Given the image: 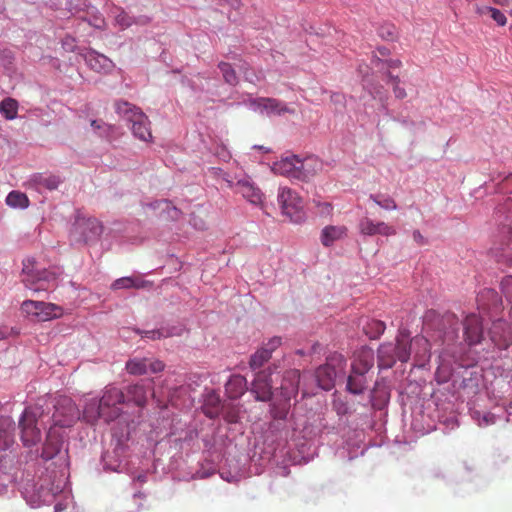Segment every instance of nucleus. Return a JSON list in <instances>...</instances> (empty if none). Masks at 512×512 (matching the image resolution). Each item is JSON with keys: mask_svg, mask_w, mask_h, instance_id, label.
Listing matches in <instances>:
<instances>
[{"mask_svg": "<svg viewBox=\"0 0 512 512\" xmlns=\"http://www.w3.org/2000/svg\"><path fill=\"white\" fill-rule=\"evenodd\" d=\"M489 13L491 18L500 26H504L507 22L506 16L497 8H490Z\"/></svg>", "mask_w": 512, "mask_h": 512, "instance_id": "nucleus-40", "label": "nucleus"}, {"mask_svg": "<svg viewBox=\"0 0 512 512\" xmlns=\"http://www.w3.org/2000/svg\"><path fill=\"white\" fill-rule=\"evenodd\" d=\"M96 407V403L88 405L84 410L85 417H89L90 411Z\"/></svg>", "mask_w": 512, "mask_h": 512, "instance_id": "nucleus-49", "label": "nucleus"}, {"mask_svg": "<svg viewBox=\"0 0 512 512\" xmlns=\"http://www.w3.org/2000/svg\"><path fill=\"white\" fill-rule=\"evenodd\" d=\"M393 92L397 99H404L407 96L406 90L397 83L393 86Z\"/></svg>", "mask_w": 512, "mask_h": 512, "instance_id": "nucleus-42", "label": "nucleus"}, {"mask_svg": "<svg viewBox=\"0 0 512 512\" xmlns=\"http://www.w3.org/2000/svg\"><path fill=\"white\" fill-rule=\"evenodd\" d=\"M127 399L133 401L137 406H144L147 401V390L143 385H132L127 390Z\"/></svg>", "mask_w": 512, "mask_h": 512, "instance_id": "nucleus-27", "label": "nucleus"}, {"mask_svg": "<svg viewBox=\"0 0 512 512\" xmlns=\"http://www.w3.org/2000/svg\"><path fill=\"white\" fill-rule=\"evenodd\" d=\"M373 363V351L371 349H362L352 363V368L368 373L373 367Z\"/></svg>", "mask_w": 512, "mask_h": 512, "instance_id": "nucleus-25", "label": "nucleus"}, {"mask_svg": "<svg viewBox=\"0 0 512 512\" xmlns=\"http://www.w3.org/2000/svg\"><path fill=\"white\" fill-rule=\"evenodd\" d=\"M244 76H245V79H246L247 81H249V82H251V83H254V82H255V81H254V79H253V77H252V75H250V74L248 73V71H244Z\"/></svg>", "mask_w": 512, "mask_h": 512, "instance_id": "nucleus-52", "label": "nucleus"}, {"mask_svg": "<svg viewBox=\"0 0 512 512\" xmlns=\"http://www.w3.org/2000/svg\"><path fill=\"white\" fill-rule=\"evenodd\" d=\"M69 41L74 42V39H73V38H71V37H67V38H66V40H65V42H64V45H70V42H69Z\"/></svg>", "mask_w": 512, "mask_h": 512, "instance_id": "nucleus-54", "label": "nucleus"}, {"mask_svg": "<svg viewBox=\"0 0 512 512\" xmlns=\"http://www.w3.org/2000/svg\"><path fill=\"white\" fill-rule=\"evenodd\" d=\"M386 35H388V36H391V37H392V36H393V32L388 31V32H386Z\"/></svg>", "mask_w": 512, "mask_h": 512, "instance_id": "nucleus-57", "label": "nucleus"}, {"mask_svg": "<svg viewBox=\"0 0 512 512\" xmlns=\"http://www.w3.org/2000/svg\"><path fill=\"white\" fill-rule=\"evenodd\" d=\"M44 417L43 405L40 403L24 410L19 421V427L21 429V439L25 446H33L41 440V430L38 424H45Z\"/></svg>", "mask_w": 512, "mask_h": 512, "instance_id": "nucleus-1", "label": "nucleus"}, {"mask_svg": "<svg viewBox=\"0 0 512 512\" xmlns=\"http://www.w3.org/2000/svg\"><path fill=\"white\" fill-rule=\"evenodd\" d=\"M91 126L94 129H102V128L108 127L105 123H103L101 121H97V120H92L91 121Z\"/></svg>", "mask_w": 512, "mask_h": 512, "instance_id": "nucleus-47", "label": "nucleus"}, {"mask_svg": "<svg viewBox=\"0 0 512 512\" xmlns=\"http://www.w3.org/2000/svg\"><path fill=\"white\" fill-rule=\"evenodd\" d=\"M505 206H507V208H508V210H509V212L511 214V217H512V199L511 198H509L507 200V202L505 203Z\"/></svg>", "mask_w": 512, "mask_h": 512, "instance_id": "nucleus-53", "label": "nucleus"}, {"mask_svg": "<svg viewBox=\"0 0 512 512\" xmlns=\"http://www.w3.org/2000/svg\"><path fill=\"white\" fill-rule=\"evenodd\" d=\"M34 182L39 186L45 187L49 190H55L58 188L59 184L62 182L61 178L57 175H36L34 177Z\"/></svg>", "mask_w": 512, "mask_h": 512, "instance_id": "nucleus-33", "label": "nucleus"}, {"mask_svg": "<svg viewBox=\"0 0 512 512\" xmlns=\"http://www.w3.org/2000/svg\"><path fill=\"white\" fill-rule=\"evenodd\" d=\"M278 202L283 213L290 217L291 221L299 222L302 219V199L295 191L288 187L280 188L278 193Z\"/></svg>", "mask_w": 512, "mask_h": 512, "instance_id": "nucleus-8", "label": "nucleus"}, {"mask_svg": "<svg viewBox=\"0 0 512 512\" xmlns=\"http://www.w3.org/2000/svg\"><path fill=\"white\" fill-rule=\"evenodd\" d=\"M413 239L419 245H424L426 243L425 238L423 237L419 230H415L413 232Z\"/></svg>", "mask_w": 512, "mask_h": 512, "instance_id": "nucleus-45", "label": "nucleus"}, {"mask_svg": "<svg viewBox=\"0 0 512 512\" xmlns=\"http://www.w3.org/2000/svg\"><path fill=\"white\" fill-rule=\"evenodd\" d=\"M55 511L56 512L60 511V508H58V505L55 506Z\"/></svg>", "mask_w": 512, "mask_h": 512, "instance_id": "nucleus-58", "label": "nucleus"}, {"mask_svg": "<svg viewBox=\"0 0 512 512\" xmlns=\"http://www.w3.org/2000/svg\"><path fill=\"white\" fill-rule=\"evenodd\" d=\"M411 354L409 335L400 332L396 344L383 343L378 348V366L383 369L391 368L397 360L407 362Z\"/></svg>", "mask_w": 512, "mask_h": 512, "instance_id": "nucleus-2", "label": "nucleus"}, {"mask_svg": "<svg viewBox=\"0 0 512 512\" xmlns=\"http://www.w3.org/2000/svg\"><path fill=\"white\" fill-rule=\"evenodd\" d=\"M373 64L376 66V67H380L381 68H384L385 66L390 69V68H399L401 66V61L398 60V59H390V60H387V61H383L381 60L380 58L378 57H375V59H373Z\"/></svg>", "mask_w": 512, "mask_h": 512, "instance_id": "nucleus-38", "label": "nucleus"}, {"mask_svg": "<svg viewBox=\"0 0 512 512\" xmlns=\"http://www.w3.org/2000/svg\"><path fill=\"white\" fill-rule=\"evenodd\" d=\"M125 396L121 390L109 387L105 390L96 407L94 418H103L106 422L116 419L120 415V407Z\"/></svg>", "mask_w": 512, "mask_h": 512, "instance_id": "nucleus-6", "label": "nucleus"}, {"mask_svg": "<svg viewBox=\"0 0 512 512\" xmlns=\"http://www.w3.org/2000/svg\"><path fill=\"white\" fill-rule=\"evenodd\" d=\"M370 199L375 202L378 206H380L381 208L385 209V210H396L397 209V204L395 202V200L389 196H382V195H374V194H371L370 195Z\"/></svg>", "mask_w": 512, "mask_h": 512, "instance_id": "nucleus-35", "label": "nucleus"}, {"mask_svg": "<svg viewBox=\"0 0 512 512\" xmlns=\"http://www.w3.org/2000/svg\"><path fill=\"white\" fill-rule=\"evenodd\" d=\"M378 52L381 56H387L389 54V50L386 47H380Z\"/></svg>", "mask_w": 512, "mask_h": 512, "instance_id": "nucleus-51", "label": "nucleus"}, {"mask_svg": "<svg viewBox=\"0 0 512 512\" xmlns=\"http://www.w3.org/2000/svg\"><path fill=\"white\" fill-rule=\"evenodd\" d=\"M359 230L363 235L374 236H391L396 234V230L387 223L380 221L374 222L369 218H364L359 223Z\"/></svg>", "mask_w": 512, "mask_h": 512, "instance_id": "nucleus-15", "label": "nucleus"}, {"mask_svg": "<svg viewBox=\"0 0 512 512\" xmlns=\"http://www.w3.org/2000/svg\"><path fill=\"white\" fill-rule=\"evenodd\" d=\"M13 333L12 328H8L6 326L0 327V340L8 338Z\"/></svg>", "mask_w": 512, "mask_h": 512, "instance_id": "nucleus-44", "label": "nucleus"}, {"mask_svg": "<svg viewBox=\"0 0 512 512\" xmlns=\"http://www.w3.org/2000/svg\"><path fill=\"white\" fill-rule=\"evenodd\" d=\"M21 309L28 316L35 317L38 321H49L63 315V308L53 303L43 301L26 300Z\"/></svg>", "mask_w": 512, "mask_h": 512, "instance_id": "nucleus-7", "label": "nucleus"}, {"mask_svg": "<svg viewBox=\"0 0 512 512\" xmlns=\"http://www.w3.org/2000/svg\"><path fill=\"white\" fill-rule=\"evenodd\" d=\"M146 284L145 281L134 279L131 277H122L115 280L111 286L113 290L129 289V288H141Z\"/></svg>", "mask_w": 512, "mask_h": 512, "instance_id": "nucleus-31", "label": "nucleus"}, {"mask_svg": "<svg viewBox=\"0 0 512 512\" xmlns=\"http://www.w3.org/2000/svg\"><path fill=\"white\" fill-rule=\"evenodd\" d=\"M409 345H411V347H418V350L415 352V358L417 362L422 365L429 361L431 353L430 344L427 339L423 337H415L412 341L409 340Z\"/></svg>", "mask_w": 512, "mask_h": 512, "instance_id": "nucleus-24", "label": "nucleus"}, {"mask_svg": "<svg viewBox=\"0 0 512 512\" xmlns=\"http://www.w3.org/2000/svg\"><path fill=\"white\" fill-rule=\"evenodd\" d=\"M5 202L9 207L14 209H26L30 204L27 195L17 190L11 191L7 195Z\"/></svg>", "mask_w": 512, "mask_h": 512, "instance_id": "nucleus-26", "label": "nucleus"}, {"mask_svg": "<svg viewBox=\"0 0 512 512\" xmlns=\"http://www.w3.org/2000/svg\"><path fill=\"white\" fill-rule=\"evenodd\" d=\"M206 405L210 407H219L220 408V399L216 396H211L207 399Z\"/></svg>", "mask_w": 512, "mask_h": 512, "instance_id": "nucleus-46", "label": "nucleus"}, {"mask_svg": "<svg viewBox=\"0 0 512 512\" xmlns=\"http://www.w3.org/2000/svg\"><path fill=\"white\" fill-rule=\"evenodd\" d=\"M368 384L366 372L357 369H351V373L347 380V389L352 394H361L364 392Z\"/></svg>", "mask_w": 512, "mask_h": 512, "instance_id": "nucleus-18", "label": "nucleus"}, {"mask_svg": "<svg viewBox=\"0 0 512 512\" xmlns=\"http://www.w3.org/2000/svg\"><path fill=\"white\" fill-rule=\"evenodd\" d=\"M386 325L383 321L380 320H367L363 325V332L370 339H378L385 331Z\"/></svg>", "mask_w": 512, "mask_h": 512, "instance_id": "nucleus-29", "label": "nucleus"}, {"mask_svg": "<svg viewBox=\"0 0 512 512\" xmlns=\"http://www.w3.org/2000/svg\"><path fill=\"white\" fill-rule=\"evenodd\" d=\"M386 35H388V36H391V37H392V36H393V32L388 31V32H386Z\"/></svg>", "mask_w": 512, "mask_h": 512, "instance_id": "nucleus-56", "label": "nucleus"}, {"mask_svg": "<svg viewBox=\"0 0 512 512\" xmlns=\"http://www.w3.org/2000/svg\"><path fill=\"white\" fill-rule=\"evenodd\" d=\"M116 112L131 124L135 137L142 141H150L152 139L150 121L139 108L128 102L119 101L116 103Z\"/></svg>", "mask_w": 512, "mask_h": 512, "instance_id": "nucleus-3", "label": "nucleus"}, {"mask_svg": "<svg viewBox=\"0 0 512 512\" xmlns=\"http://www.w3.org/2000/svg\"><path fill=\"white\" fill-rule=\"evenodd\" d=\"M322 169V163L316 157H307L304 160L300 159L299 163V180L307 181L314 177Z\"/></svg>", "mask_w": 512, "mask_h": 512, "instance_id": "nucleus-21", "label": "nucleus"}, {"mask_svg": "<svg viewBox=\"0 0 512 512\" xmlns=\"http://www.w3.org/2000/svg\"><path fill=\"white\" fill-rule=\"evenodd\" d=\"M27 269V266H25L23 269V272L27 274V276L23 279V282L27 288L33 291H44L52 288L55 285L56 277L54 273L44 270L38 273L36 276H33L26 272Z\"/></svg>", "mask_w": 512, "mask_h": 512, "instance_id": "nucleus-11", "label": "nucleus"}, {"mask_svg": "<svg viewBox=\"0 0 512 512\" xmlns=\"http://www.w3.org/2000/svg\"><path fill=\"white\" fill-rule=\"evenodd\" d=\"M336 375V369L330 363L322 365L316 370L318 385L324 390L333 388Z\"/></svg>", "mask_w": 512, "mask_h": 512, "instance_id": "nucleus-19", "label": "nucleus"}, {"mask_svg": "<svg viewBox=\"0 0 512 512\" xmlns=\"http://www.w3.org/2000/svg\"><path fill=\"white\" fill-rule=\"evenodd\" d=\"M299 163L300 158L292 155L274 163L273 170L280 175L299 180V177H301L299 174Z\"/></svg>", "mask_w": 512, "mask_h": 512, "instance_id": "nucleus-16", "label": "nucleus"}, {"mask_svg": "<svg viewBox=\"0 0 512 512\" xmlns=\"http://www.w3.org/2000/svg\"><path fill=\"white\" fill-rule=\"evenodd\" d=\"M240 193L252 204H260L262 202L263 194L260 189L248 182L240 184Z\"/></svg>", "mask_w": 512, "mask_h": 512, "instance_id": "nucleus-28", "label": "nucleus"}, {"mask_svg": "<svg viewBox=\"0 0 512 512\" xmlns=\"http://www.w3.org/2000/svg\"><path fill=\"white\" fill-rule=\"evenodd\" d=\"M54 412L51 417L52 426L57 428L72 427L80 419V411L73 400L67 396H59L53 400Z\"/></svg>", "mask_w": 512, "mask_h": 512, "instance_id": "nucleus-5", "label": "nucleus"}, {"mask_svg": "<svg viewBox=\"0 0 512 512\" xmlns=\"http://www.w3.org/2000/svg\"><path fill=\"white\" fill-rule=\"evenodd\" d=\"M220 408L219 407H210L208 405H205L204 407V413L209 418H215L219 414Z\"/></svg>", "mask_w": 512, "mask_h": 512, "instance_id": "nucleus-43", "label": "nucleus"}, {"mask_svg": "<svg viewBox=\"0 0 512 512\" xmlns=\"http://www.w3.org/2000/svg\"><path fill=\"white\" fill-rule=\"evenodd\" d=\"M126 369L128 373L132 375H143L147 372L148 369V360L147 359H132L126 363Z\"/></svg>", "mask_w": 512, "mask_h": 512, "instance_id": "nucleus-34", "label": "nucleus"}, {"mask_svg": "<svg viewBox=\"0 0 512 512\" xmlns=\"http://www.w3.org/2000/svg\"><path fill=\"white\" fill-rule=\"evenodd\" d=\"M148 366L150 368V371L153 373L161 372L165 367L164 363L160 360L150 361Z\"/></svg>", "mask_w": 512, "mask_h": 512, "instance_id": "nucleus-41", "label": "nucleus"}, {"mask_svg": "<svg viewBox=\"0 0 512 512\" xmlns=\"http://www.w3.org/2000/svg\"><path fill=\"white\" fill-rule=\"evenodd\" d=\"M465 341L469 345H476L481 342L483 337L482 323L476 314L468 315L464 320Z\"/></svg>", "mask_w": 512, "mask_h": 512, "instance_id": "nucleus-13", "label": "nucleus"}, {"mask_svg": "<svg viewBox=\"0 0 512 512\" xmlns=\"http://www.w3.org/2000/svg\"><path fill=\"white\" fill-rule=\"evenodd\" d=\"M85 227L89 230V235L85 234L86 239L99 236L102 233V225L95 218H89L84 223Z\"/></svg>", "mask_w": 512, "mask_h": 512, "instance_id": "nucleus-36", "label": "nucleus"}, {"mask_svg": "<svg viewBox=\"0 0 512 512\" xmlns=\"http://www.w3.org/2000/svg\"><path fill=\"white\" fill-rule=\"evenodd\" d=\"M232 7L238 8L240 6V0H226Z\"/></svg>", "mask_w": 512, "mask_h": 512, "instance_id": "nucleus-50", "label": "nucleus"}, {"mask_svg": "<svg viewBox=\"0 0 512 512\" xmlns=\"http://www.w3.org/2000/svg\"><path fill=\"white\" fill-rule=\"evenodd\" d=\"M0 113L7 120H13L18 115V102L13 98H5L0 103Z\"/></svg>", "mask_w": 512, "mask_h": 512, "instance_id": "nucleus-30", "label": "nucleus"}, {"mask_svg": "<svg viewBox=\"0 0 512 512\" xmlns=\"http://www.w3.org/2000/svg\"><path fill=\"white\" fill-rule=\"evenodd\" d=\"M389 82H391L392 86H394L396 83L399 85L400 79L398 76L392 75L390 72L388 73Z\"/></svg>", "mask_w": 512, "mask_h": 512, "instance_id": "nucleus-48", "label": "nucleus"}, {"mask_svg": "<svg viewBox=\"0 0 512 512\" xmlns=\"http://www.w3.org/2000/svg\"><path fill=\"white\" fill-rule=\"evenodd\" d=\"M247 381L243 376L233 375L225 385V391L229 398L237 399L246 391Z\"/></svg>", "mask_w": 512, "mask_h": 512, "instance_id": "nucleus-23", "label": "nucleus"}, {"mask_svg": "<svg viewBox=\"0 0 512 512\" xmlns=\"http://www.w3.org/2000/svg\"><path fill=\"white\" fill-rule=\"evenodd\" d=\"M249 105L254 110L259 111L260 113H266L267 115H281L293 112L284 102L275 98L260 97L250 99Z\"/></svg>", "mask_w": 512, "mask_h": 512, "instance_id": "nucleus-9", "label": "nucleus"}, {"mask_svg": "<svg viewBox=\"0 0 512 512\" xmlns=\"http://www.w3.org/2000/svg\"><path fill=\"white\" fill-rule=\"evenodd\" d=\"M506 326L505 321L498 320L493 323L490 330L491 340L501 349H507L512 344V332L510 329L505 331L503 335L500 334V331H504Z\"/></svg>", "mask_w": 512, "mask_h": 512, "instance_id": "nucleus-17", "label": "nucleus"}, {"mask_svg": "<svg viewBox=\"0 0 512 512\" xmlns=\"http://www.w3.org/2000/svg\"><path fill=\"white\" fill-rule=\"evenodd\" d=\"M251 392L257 401H270L272 398V380L270 370L258 372L252 382Z\"/></svg>", "mask_w": 512, "mask_h": 512, "instance_id": "nucleus-10", "label": "nucleus"}, {"mask_svg": "<svg viewBox=\"0 0 512 512\" xmlns=\"http://www.w3.org/2000/svg\"><path fill=\"white\" fill-rule=\"evenodd\" d=\"M347 236V228L343 225L341 226H326L323 228L321 232V243L329 247L335 241L341 240Z\"/></svg>", "mask_w": 512, "mask_h": 512, "instance_id": "nucleus-22", "label": "nucleus"}, {"mask_svg": "<svg viewBox=\"0 0 512 512\" xmlns=\"http://www.w3.org/2000/svg\"><path fill=\"white\" fill-rule=\"evenodd\" d=\"M88 66L99 73H106L114 67L113 62L103 54L90 52L86 56Z\"/></svg>", "mask_w": 512, "mask_h": 512, "instance_id": "nucleus-20", "label": "nucleus"}, {"mask_svg": "<svg viewBox=\"0 0 512 512\" xmlns=\"http://www.w3.org/2000/svg\"><path fill=\"white\" fill-rule=\"evenodd\" d=\"M281 345L280 337L271 338L263 347L258 349L250 358L249 365L251 369L262 367L272 356V352Z\"/></svg>", "mask_w": 512, "mask_h": 512, "instance_id": "nucleus-12", "label": "nucleus"}, {"mask_svg": "<svg viewBox=\"0 0 512 512\" xmlns=\"http://www.w3.org/2000/svg\"><path fill=\"white\" fill-rule=\"evenodd\" d=\"M377 392V386L374 387V389L372 390V394H371V399L372 401L374 400V397H375V393Z\"/></svg>", "mask_w": 512, "mask_h": 512, "instance_id": "nucleus-55", "label": "nucleus"}, {"mask_svg": "<svg viewBox=\"0 0 512 512\" xmlns=\"http://www.w3.org/2000/svg\"><path fill=\"white\" fill-rule=\"evenodd\" d=\"M172 335H173L172 332L164 330V329L150 330V331H145L143 333V337L144 338H149V339H152V340H156V339H160V338H164V337H169V336H172Z\"/></svg>", "mask_w": 512, "mask_h": 512, "instance_id": "nucleus-39", "label": "nucleus"}, {"mask_svg": "<svg viewBox=\"0 0 512 512\" xmlns=\"http://www.w3.org/2000/svg\"><path fill=\"white\" fill-rule=\"evenodd\" d=\"M218 68L220 69L223 79L227 84L232 85V86H235L238 84V82H239L238 76H237L234 68L231 66V64H229L227 62H220L218 64Z\"/></svg>", "mask_w": 512, "mask_h": 512, "instance_id": "nucleus-32", "label": "nucleus"}, {"mask_svg": "<svg viewBox=\"0 0 512 512\" xmlns=\"http://www.w3.org/2000/svg\"><path fill=\"white\" fill-rule=\"evenodd\" d=\"M63 444V436L57 430V427L50 426L46 441L42 450V458L45 460H50L54 458L61 450Z\"/></svg>", "mask_w": 512, "mask_h": 512, "instance_id": "nucleus-14", "label": "nucleus"}, {"mask_svg": "<svg viewBox=\"0 0 512 512\" xmlns=\"http://www.w3.org/2000/svg\"><path fill=\"white\" fill-rule=\"evenodd\" d=\"M115 21L121 27V29H126L134 23L132 17H130L123 10H119V12L116 14Z\"/></svg>", "mask_w": 512, "mask_h": 512, "instance_id": "nucleus-37", "label": "nucleus"}, {"mask_svg": "<svg viewBox=\"0 0 512 512\" xmlns=\"http://www.w3.org/2000/svg\"><path fill=\"white\" fill-rule=\"evenodd\" d=\"M300 373L298 370L286 372L283 383L281 384L282 399L279 403L271 405V415L274 419L283 420L286 418L290 409V400L298 393Z\"/></svg>", "mask_w": 512, "mask_h": 512, "instance_id": "nucleus-4", "label": "nucleus"}]
</instances>
